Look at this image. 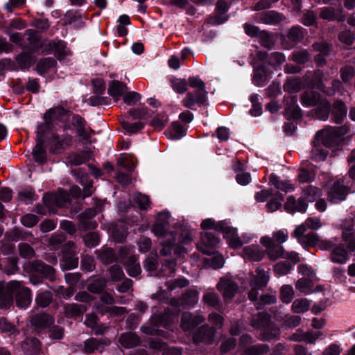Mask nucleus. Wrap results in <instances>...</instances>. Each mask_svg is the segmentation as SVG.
Segmentation results:
<instances>
[{
    "mask_svg": "<svg viewBox=\"0 0 355 355\" xmlns=\"http://www.w3.org/2000/svg\"><path fill=\"white\" fill-rule=\"evenodd\" d=\"M31 269L51 282L55 280V270L42 261L35 260L31 263Z\"/></svg>",
    "mask_w": 355,
    "mask_h": 355,
    "instance_id": "14",
    "label": "nucleus"
},
{
    "mask_svg": "<svg viewBox=\"0 0 355 355\" xmlns=\"http://www.w3.org/2000/svg\"><path fill=\"white\" fill-rule=\"evenodd\" d=\"M330 259L331 261L336 263H345L349 259L347 249L343 245H336L331 252Z\"/></svg>",
    "mask_w": 355,
    "mask_h": 355,
    "instance_id": "22",
    "label": "nucleus"
},
{
    "mask_svg": "<svg viewBox=\"0 0 355 355\" xmlns=\"http://www.w3.org/2000/svg\"><path fill=\"white\" fill-rule=\"evenodd\" d=\"M242 253L244 258L253 261H259L265 256V252L260 246L256 245L245 247L243 249Z\"/></svg>",
    "mask_w": 355,
    "mask_h": 355,
    "instance_id": "20",
    "label": "nucleus"
},
{
    "mask_svg": "<svg viewBox=\"0 0 355 355\" xmlns=\"http://www.w3.org/2000/svg\"><path fill=\"white\" fill-rule=\"evenodd\" d=\"M15 59L21 69L29 68L35 62V58L26 52L19 54Z\"/></svg>",
    "mask_w": 355,
    "mask_h": 355,
    "instance_id": "46",
    "label": "nucleus"
},
{
    "mask_svg": "<svg viewBox=\"0 0 355 355\" xmlns=\"http://www.w3.org/2000/svg\"><path fill=\"white\" fill-rule=\"evenodd\" d=\"M198 291L195 288H190L182 293L180 298V304L183 306L193 307L198 302Z\"/></svg>",
    "mask_w": 355,
    "mask_h": 355,
    "instance_id": "26",
    "label": "nucleus"
},
{
    "mask_svg": "<svg viewBox=\"0 0 355 355\" xmlns=\"http://www.w3.org/2000/svg\"><path fill=\"white\" fill-rule=\"evenodd\" d=\"M258 39L261 46L268 50L272 49L276 42L275 34L265 30L261 31Z\"/></svg>",
    "mask_w": 355,
    "mask_h": 355,
    "instance_id": "37",
    "label": "nucleus"
},
{
    "mask_svg": "<svg viewBox=\"0 0 355 355\" xmlns=\"http://www.w3.org/2000/svg\"><path fill=\"white\" fill-rule=\"evenodd\" d=\"M347 107L345 104L340 100L334 102L332 105V117L336 123H341L347 115Z\"/></svg>",
    "mask_w": 355,
    "mask_h": 355,
    "instance_id": "24",
    "label": "nucleus"
},
{
    "mask_svg": "<svg viewBox=\"0 0 355 355\" xmlns=\"http://www.w3.org/2000/svg\"><path fill=\"white\" fill-rule=\"evenodd\" d=\"M310 58L309 52L304 49L293 52L290 59L298 64H304L309 61Z\"/></svg>",
    "mask_w": 355,
    "mask_h": 355,
    "instance_id": "50",
    "label": "nucleus"
},
{
    "mask_svg": "<svg viewBox=\"0 0 355 355\" xmlns=\"http://www.w3.org/2000/svg\"><path fill=\"white\" fill-rule=\"evenodd\" d=\"M321 101L317 92L312 91L304 92L301 96V102L306 106H316Z\"/></svg>",
    "mask_w": 355,
    "mask_h": 355,
    "instance_id": "40",
    "label": "nucleus"
},
{
    "mask_svg": "<svg viewBox=\"0 0 355 355\" xmlns=\"http://www.w3.org/2000/svg\"><path fill=\"white\" fill-rule=\"evenodd\" d=\"M119 342L125 348H132L139 344L140 338L135 332H125L120 336Z\"/></svg>",
    "mask_w": 355,
    "mask_h": 355,
    "instance_id": "33",
    "label": "nucleus"
},
{
    "mask_svg": "<svg viewBox=\"0 0 355 355\" xmlns=\"http://www.w3.org/2000/svg\"><path fill=\"white\" fill-rule=\"evenodd\" d=\"M319 239V236L317 234L314 232H309L306 234L304 236L302 237L300 241L299 242L304 248L308 247H315L317 245L318 241Z\"/></svg>",
    "mask_w": 355,
    "mask_h": 355,
    "instance_id": "56",
    "label": "nucleus"
},
{
    "mask_svg": "<svg viewBox=\"0 0 355 355\" xmlns=\"http://www.w3.org/2000/svg\"><path fill=\"white\" fill-rule=\"evenodd\" d=\"M261 243L267 248V254L271 260L275 261L278 258L284 257V251L282 246L273 243L270 237L261 238Z\"/></svg>",
    "mask_w": 355,
    "mask_h": 355,
    "instance_id": "15",
    "label": "nucleus"
},
{
    "mask_svg": "<svg viewBox=\"0 0 355 355\" xmlns=\"http://www.w3.org/2000/svg\"><path fill=\"white\" fill-rule=\"evenodd\" d=\"M138 257L135 255H131L128 257V260L125 263V268L128 274L132 277L138 276L141 272V266L137 261Z\"/></svg>",
    "mask_w": 355,
    "mask_h": 355,
    "instance_id": "34",
    "label": "nucleus"
},
{
    "mask_svg": "<svg viewBox=\"0 0 355 355\" xmlns=\"http://www.w3.org/2000/svg\"><path fill=\"white\" fill-rule=\"evenodd\" d=\"M270 321V315L263 311L252 315L250 324L254 329L261 331Z\"/></svg>",
    "mask_w": 355,
    "mask_h": 355,
    "instance_id": "29",
    "label": "nucleus"
},
{
    "mask_svg": "<svg viewBox=\"0 0 355 355\" xmlns=\"http://www.w3.org/2000/svg\"><path fill=\"white\" fill-rule=\"evenodd\" d=\"M319 17L324 20L334 21L336 20L339 22L345 20V15L342 10H336L333 7H325L321 9Z\"/></svg>",
    "mask_w": 355,
    "mask_h": 355,
    "instance_id": "18",
    "label": "nucleus"
},
{
    "mask_svg": "<svg viewBox=\"0 0 355 355\" xmlns=\"http://www.w3.org/2000/svg\"><path fill=\"white\" fill-rule=\"evenodd\" d=\"M207 321L208 324L211 325V328L215 329L217 333L218 330L223 328L225 319L221 315L216 312H211L207 316Z\"/></svg>",
    "mask_w": 355,
    "mask_h": 355,
    "instance_id": "43",
    "label": "nucleus"
},
{
    "mask_svg": "<svg viewBox=\"0 0 355 355\" xmlns=\"http://www.w3.org/2000/svg\"><path fill=\"white\" fill-rule=\"evenodd\" d=\"M156 320L159 327H167L173 322L172 311L165 310L162 315H154V320Z\"/></svg>",
    "mask_w": 355,
    "mask_h": 355,
    "instance_id": "44",
    "label": "nucleus"
},
{
    "mask_svg": "<svg viewBox=\"0 0 355 355\" xmlns=\"http://www.w3.org/2000/svg\"><path fill=\"white\" fill-rule=\"evenodd\" d=\"M306 208L307 203L304 198H300L298 200H296L295 197L292 196L287 198L284 204V209L286 211L290 213H294L295 211L304 212L306 210Z\"/></svg>",
    "mask_w": 355,
    "mask_h": 355,
    "instance_id": "19",
    "label": "nucleus"
},
{
    "mask_svg": "<svg viewBox=\"0 0 355 355\" xmlns=\"http://www.w3.org/2000/svg\"><path fill=\"white\" fill-rule=\"evenodd\" d=\"M219 243V239L211 232H205L201 235V243L197 245L199 250L205 254L214 253L213 248Z\"/></svg>",
    "mask_w": 355,
    "mask_h": 355,
    "instance_id": "11",
    "label": "nucleus"
},
{
    "mask_svg": "<svg viewBox=\"0 0 355 355\" xmlns=\"http://www.w3.org/2000/svg\"><path fill=\"white\" fill-rule=\"evenodd\" d=\"M62 268L64 270H71L76 268L78 266V257L77 253L74 251H66L62 255Z\"/></svg>",
    "mask_w": 355,
    "mask_h": 355,
    "instance_id": "35",
    "label": "nucleus"
},
{
    "mask_svg": "<svg viewBox=\"0 0 355 355\" xmlns=\"http://www.w3.org/2000/svg\"><path fill=\"white\" fill-rule=\"evenodd\" d=\"M107 272L110 281L113 282H119L125 277L122 267L118 264H113L109 267Z\"/></svg>",
    "mask_w": 355,
    "mask_h": 355,
    "instance_id": "42",
    "label": "nucleus"
},
{
    "mask_svg": "<svg viewBox=\"0 0 355 355\" xmlns=\"http://www.w3.org/2000/svg\"><path fill=\"white\" fill-rule=\"evenodd\" d=\"M316 106L317 107L315 109L316 117L321 120H327L331 110L329 102L325 99H322Z\"/></svg>",
    "mask_w": 355,
    "mask_h": 355,
    "instance_id": "38",
    "label": "nucleus"
},
{
    "mask_svg": "<svg viewBox=\"0 0 355 355\" xmlns=\"http://www.w3.org/2000/svg\"><path fill=\"white\" fill-rule=\"evenodd\" d=\"M280 334V330L271 321L261 330L259 339L263 341H270L277 339Z\"/></svg>",
    "mask_w": 355,
    "mask_h": 355,
    "instance_id": "25",
    "label": "nucleus"
},
{
    "mask_svg": "<svg viewBox=\"0 0 355 355\" xmlns=\"http://www.w3.org/2000/svg\"><path fill=\"white\" fill-rule=\"evenodd\" d=\"M349 191V188L344 184V182L338 180L334 182L328 192V200L331 202L337 203L339 201L344 200Z\"/></svg>",
    "mask_w": 355,
    "mask_h": 355,
    "instance_id": "10",
    "label": "nucleus"
},
{
    "mask_svg": "<svg viewBox=\"0 0 355 355\" xmlns=\"http://www.w3.org/2000/svg\"><path fill=\"white\" fill-rule=\"evenodd\" d=\"M189 284V281L184 277L170 279L166 282V285L170 291H173L177 288H182L187 287Z\"/></svg>",
    "mask_w": 355,
    "mask_h": 355,
    "instance_id": "59",
    "label": "nucleus"
},
{
    "mask_svg": "<svg viewBox=\"0 0 355 355\" xmlns=\"http://www.w3.org/2000/svg\"><path fill=\"white\" fill-rule=\"evenodd\" d=\"M69 112L62 107L49 110L44 114V123L38 127L39 134L44 133L51 128L53 122L64 121L68 119Z\"/></svg>",
    "mask_w": 355,
    "mask_h": 355,
    "instance_id": "4",
    "label": "nucleus"
},
{
    "mask_svg": "<svg viewBox=\"0 0 355 355\" xmlns=\"http://www.w3.org/2000/svg\"><path fill=\"white\" fill-rule=\"evenodd\" d=\"M30 322L35 331H41L51 327L54 323V318L50 314L42 312L33 315Z\"/></svg>",
    "mask_w": 355,
    "mask_h": 355,
    "instance_id": "12",
    "label": "nucleus"
},
{
    "mask_svg": "<svg viewBox=\"0 0 355 355\" xmlns=\"http://www.w3.org/2000/svg\"><path fill=\"white\" fill-rule=\"evenodd\" d=\"M52 299V293L50 291H45L37 294L35 297V303L39 307L45 308L51 304Z\"/></svg>",
    "mask_w": 355,
    "mask_h": 355,
    "instance_id": "51",
    "label": "nucleus"
},
{
    "mask_svg": "<svg viewBox=\"0 0 355 355\" xmlns=\"http://www.w3.org/2000/svg\"><path fill=\"white\" fill-rule=\"evenodd\" d=\"M268 281L269 275L263 269L258 268L256 270V275H252L250 277V286L263 289Z\"/></svg>",
    "mask_w": 355,
    "mask_h": 355,
    "instance_id": "23",
    "label": "nucleus"
},
{
    "mask_svg": "<svg viewBox=\"0 0 355 355\" xmlns=\"http://www.w3.org/2000/svg\"><path fill=\"white\" fill-rule=\"evenodd\" d=\"M80 183L83 186V198L91 196L94 191L93 181L89 180L87 175H82L80 179Z\"/></svg>",
    "mask_w": 355,
    "mask_h": 355,
    "instance_id": "54",
    "label": "nucleus"
},
{
    "mask_svg": "<svg viewBox=\"0 0 355 355\" xmlns=\"http://www.w3.org/2000/svg\"><path fill=\"white\" fill-rule=\"evenodd\" d=\"M348 132L345 125L341 127H330L317 132L316 139L321 144L331 147L337 143L338 139Z\"/></svg>",
    "mask_w": 355,
    "mask_h": 355,
    "instance_id": "1",
    "label": "nucleus"
},
{
    "mask_svg": "<svg viewBox=\"0 0 355 355\" xmlns=\"http://www.w3.org/2000/svg\"><path fill=\"white\" fill-rule=\"evenodd\" d=\"M287 37L289 41L293 42H301L304 38L302 28L300 26L292 27L288 33Z\"/></svg>",
    "mask_w": 355,
    "mask_h": 355,
    "instance_id": "60",
    "label": "nucleus"
},
{
    "mask_svg": "<svg viewBox=\"0 0 355 355\" xmlns=\"http://www.w3.org/2000/svg\"><path fill=\"white\" fill-rule=\"evenodd\" d=\"M256 57L259 61L265 62L266 64L274 68L280 66L286 60L284 54L277 51L268 53L266 51L259 50L256 53Z\"/></svg>",
    "mask_w": 355,
    "mask_h": 355,
    "instance_id": "8",
    "label": "nucleus"
},
{
    "mask_svg": "<svg viewBox=\"0 0 355 355\" xmlns=\"http://www.w3.org/2000/svg\"><path fill=\"white\" fill-rule=\"evenodd\" d=\"M98 259L103 264L108 265L117 261V255L114 250L108 247H103L96 251Z\"/></svg>",
    "mask_w": 355,
    "mask_h": 355,
    "instance_id": "21",
    "label": "nucleus"
},
{
    "mask_svg": "<svg viewBox=\"0 0 355 355\" xmlns=\"http://www.w3.org/2000/svg\"><path fill=\"white\" fill-rule=\"evenodd\" d=\"M323 80H327V78L324 76V72L320 69L314 71L311 82L313 85L321 92L324 90V87L325 86L323 83Z\"/></svg>",
    "mask_w": 355,
    "mask_h": 355,
    "instance_id": "58",
    "label": "nucleus"
},
{
    "mask_svg": "<svg viewBox=\"0 0 355 355\" xmlns=\"http://www.w3.org/2000/svg\"><path fill=\"white\" fill-rule=\"evenodd\" d=\"M127 89L126 85L118 80H113L108 87V93L114 98L122 96Z\"/></svg>",
    "mask_w": 355,
    "mask_h": 355,
    "instance_id": "41",
    "label": "nucleus"
},
{
    "mask_svg": "<svg viewBox=\"0 0 355 355\" xmlns=\"http://www.w3.org/2000/svg\"><path fill=\"white\" fill-rule=\"evenodd\" d=\"M313 144V147L311 150L313 157L316 159H324L327 156L328 152L320 148L321 141H318L315 137Z\"/></svg>",
    "mask_w": 355,
    "mask_h": 355,
    "instance_id": "62",
    "label": "nucleus"
},
{
    "mask_svg": "<svg viewBox=\"0 0 355 355\" xmlns=\"http://www.w3.org/2000/svg\"><path fill=\"white\" fill-rule=\"evenodd\" d=\"M56 61L53 58H46L40 60L37 64V70L40 73L46 72L51 67L55 65Z\"/></svg>",
    "mask_w": 355,
    "mask_h": 355,
    "instance_id": "64",
    "label": "nucleus"
},
{
    "mask_svg": "<svg viewBox=\"0 0 355 355\" xmlns=\"http://www.w3.org/2000/svg\"><path fill=\"white\" fill-rule=\"evenodd\" d=\"M107 285V279L103 277H98L92 279L87 285V290L94 294H101Z\"/></svg>",
    "mask_w": 355,
    "mask_h": 355,
    "instance_id": "31",
    "label": "nucleus"
},
{
    "mask_svg": "<svg viewBox=\"0 0 355 355\" xmlns=\"http://www.w3.org/2000/svg\"><path fill=\"white\" fill-rule=\"evenodd\" d=\"M13 291L8 288V284L6 287L4 282H0V308L8 309L13 302Z\"/></svg>",
    "mask_w": 355,
    "mask_h": 355,
    "instance_id": "28",
    "label": "nucleus"
},
{
    "mask_svg": "<svg viewBox=\"0 0 355 355\" xmlns=\"http://www.w3.org/2000/svg\"><path fill=\"white\" fill-rule=\"evenodd\" d=\"M43 134L44 133L39 134V130H37V144L33 152L35 162L42 164L44 163L46 161V153L43 148Z\"/></svg>",
    "mask_w": 355,
    "mask_h": 355,
    "instance_id": "30",
    "label": "nucleus"
},
{
    "mask_svg": "<svg viewBox=\"0 0 355 355\" xmlns=\"http://www.w3.org/2000/svg\"><path fill=\"white\" fill-rule=\"evenodd\" d=\"M203 303L209 306L218 309L221 305V300L219 295L215 292H207L202 296Z\"/></svg>",
    "mask_w": 355,
    "mask_h": 355,
    "instance_id": "39",
    "label": "nucleus"
},
{
    "mask_svg": "<svg viewBox=\"0 0 355 355\" xmlns=\"http://www.w3.org/2000/svg\"><path fill=\"white\" fill-rule=\"evenodd\" d=\"M207 100V92L205 87L199 89L196 92V95L193 93H188L183 100V105L188 108H192L195 103L202 105L206 102Z\"/></svg>",
    "mask_w": 355,
    "mask_h": 355,
    "instance_id": "17",
    "label": "nucleus"
},
{
    "mask_svg": "<svg viewBox=\"0 0 355 355\" xmlns=\"http://www.w3.org/2000/svg\"><path fill=\"white\" fill-rule=\"evenodd\" d=\"M153 112L146 107L131 109L129 114L133 119H144L153 116Z\"/></svg>",
    "mask_w": 355,
    "mask_h": 355,
    "instance_id": "55",
    "label": "nucleus"
},
{
    "mask_svg": "<svg viewBox=\"0 0 355 355\" xmlns=\"http://www.w3.org/2000/svg\"><path fill=\"white\" fill-rule=\"evenodd\" d=\"M62 306L64 315L69 319L76 320L82 317L87 311V306L80 304L64 303Z\"/></svg>",
    "mask_w": 355,
    "mask_h": 355,
    "instance_id": "13",
    "label": "nucleus"
},
{
    "mask_svg": "<svg viewBox=\"0 0 355 355\" xmlns=\"http://www.w3.org/2000/svg\"><path fill=\"white\" fill-rule=\"evenodd\" d=\"M269 182L270 184L274 185L277 189L282 190L283 191L287 192L290 190H293L294 188L292 184L286 180H280L278 177L275 175L272 174L270 176Z\"/></svg>",
    "mask_w": 355,
    "mask_h": 355,
    "instance_id": "49",
    "label": "nucleus"
},
{
    "mask_svg": "<svg viewBox=\"0 0 355 355\" xmlns=\"http://www.w3.org/2000/svg\"><path fill=\"white\" fill-rule=\"evenodd\" d=\"M97 227V223L92 218H78V228L80 231L85 232L94 230Z\"/></svg>",
    "mask_w": 355,
    "mask_h": 355,
    "instance_id": "63",
    "label": "nucleus"
},
{
    "mask_svg": "<svg viewBox=\"0 0 355 355\" xmlns=\"http://www.w3.org/2000/svg\"><path fill=\"white\" fill-rule=\"evenodd\" d=\"M320 195L321 191L318 188L310 185L303 189V196L302 198H304L305 201L313 202L320 197Z\"/></svg>",
    "mask_w": 355,
    "mask_h": 355,
    "instance_id": "48",
    "label": "nucleus"
},
{
    "mask_svg": "<svg viewBox=\"0 0 355 355\" xmlns=\"http://www.w3.org/2000/svg\"><path fill=\"white\" fill-rule=\"evenodd\" d=\"M270 347L266 344H258L250 346L245 352L247 355H264L269 352Z\"/></svg>",
    "mask_w": 355,
    "mask_h": 355,
    "instance_id": "53",
    "label": "nucleus"
},
{
    "mask_svg": "<svg viewBox=\"0 0 355 355\" xmlns=\"http://www.w3.org/2000/svg\"><path fill=\"white\" fill-rule=\"evenodd\" d=\"M22 351L28 355H35L40 351V343L36 338H27L21 345Z\"/></svg>",
    "mask_w": 355,
    "mask_h": 355,
    "instance_id": "27",
    "label": "nucleus"
},
{
    "mask_svg": "<svg viewBox=\"0 0 355 355\" xmlns=\"http://www.w3.org/2000/svg\"><path fill=\"white\" fill-rule=\"evenodd\" d=\"M268 73L264 65H261L254 71L253 83L257 86H260L266 80Z\"/></svg>",
    "mask_w": 355,
    "mask_h": 355,
    "instance_id": "52",
    "label": "nucleus"
},
{
    "mask_svg": "<svg viewBox=\"0 0 355 355\" xmlns=\"http://www.w3.org/2000/svg\"><path fill=\"white\" fill-rule=\"evenodd\" d=\"M205 321V318L202 315L198 313L185 311L181 315L180 327L184 331H190L199 324H202Z\"/></svg>",
    "mask_w": 355,
    "mask_h": 355,
    "instance_id": "6",
    "label": "nucleus"
},
{
    "mask_svg": "<svg viewBox=\"0 0 355 355\" xmlns=\"http://www.w3.org/2000/svg\"><path fill=\"white\" fill-rule=\"evenodd\" d=\"M175 241V238L172 237L167 238L164 241L162 242V249L159 250L160 255L173 257L174 256H180L186 253V249L180 245H176Z\"/></svg>",
    "mask_w": 355,
    "mask_h": 355,
    "instance_id": "9",
    "label": "nucleus"
},
{
    "mask_svg": "<svg viewBox=\"0 0 355 355\" xmlns=\"http://www.w3.org/2000/svg\"><path fill=\"white\" fill-rule=\"evenodd\" d=\"M159 327L157 320H154V315H153L146 324L141 327V331L146 335L154 336L159 334Z\"/></svg>",
    "mask_w": 355,
    "mask_h": 355,
    "instance_id": "47",
    "label": "nucleus"
},
{
    "mask_svg": "<svg viewBox=\"0 0 355 355\" xmlns=\"http://www.w3.org/2000/svg\"><path fill=\"white\" fill-rule=\"evenodd\" d=\"M313 50L318 52L317 55H328L332 49V45L326 42H315L312 44Z\"/></svg>",
    "mask_w": 355,
    "mask_h": 355,
    "instance_id": "61",
    "label": "nucleus"
},
{
    "mask_svg": "<svg viewBox=\"0 0 355 355\" xmlns=\"http://www.w3.org/2000/svg\"><path fill=\"white\" fill-rule=\"evenodd\" d=\"M343 239L347 242V247L355 251V217L345 219L342 223Z\"/></svg>",
    "mask_w": 355,
    "mask_h": 355,
    "instance_id": "7",
    "label": "nucleus"
},
{
    "mask_svg": "<svg viewBox=\"0 0 355 355\" xmlns=\"http://www.w3.org/2000/svg\"><path fill=\"white\" fill-rule=\"evenodd\" d=\"M313 286V283L309 278L304 277L297 280L295 288L301 293L308 294L311 292Z\"/></svg>",
    "mask_w": 355,
    "mask_h": 355,
    "instance_id": "57",
    "label": "nucleus"
},
{
    "mask_svg": "<svg viewBox=\"0 0 355 355\" xmlns=\"http://www.w3.org/2000/svg\"><path fill=\"white\" fill-rule=\"evenodd\" d=\"M8 288L15 293V301L18 306L27 307L31 302V291L30 288L24 287L19 281H11L8 283Z\"/></svg>",
    "mask_w": 355,
    "mask_h": 355,
    "instance_id": "3",
    "label": "nucleus"
},
{
    "mask_svg": "<svg viewBox=\"0 0 355 355\" xmlns=\"http://www.w3.org/2000/svg\"><path fill=\"white\" fill-rule=\"evenodd\" d=\"M168 223L166 220H157L153 225V231L157 236L166 238L174 237L172 232H168Z\"/></svg>",
    "mask_w": 355,
    "mask_h": 355,
    "instance_id": "36",
    "label": "nucleus"
},
{
    "mask_svg": "<svg viewBox=\"0 0 355 355\" xmlns=\"http://www.w3.org/2000/svg\"><path fill=\"white\" fill-rule=\"evenodd\" d=\"M110 344V340L108 339L90 338L84 342L83 352L87 354L94 353L95 351L102 352L105 347Z\"/></svg>",
    "mask_w": 355,
    "mask_h": 355,
    "instance_id": "16",
    "label": "nucleus"
},
{
    "mask_svg": "<svg viewBox=\"0 0 355 355\" xmlns=\"http://www.w3.org/2000/svg\"><path fill=\"white\" fill-rule=\"evenodd\" d=\"M310 304L307 299H297L293 302L291 309L295 313H304L309 309Z\"/></svg>",
    "mask_w": 355,
    "mask_h": 355,
    "instance_id": "45",
    "label": "nucleus"
},
{
    "mask_svg": "<svg viewBox=\"0 0 355 355\" xmlns=\"http://www.w3.org/2000/svg\"><path fill=\"white\" fill-rule=\"evenodd\" d=\"M239 288L238 283L232 277L227 275L220 277L216 284V289L221 293L225 301L232 300Z\"/></svg>",
    "mask_w": 355,
    "mask_h": 355,
    "instance_id": "5",
    "label": "nucleus"
},
{
    "mask_svg": "<svg viewBox=\"0 0 355 355\" xmlns=\"http://www.w3.org/2000/svg\"><path fill=\"white\" fill-rule=\"evenodd\" d=\"M216 337L217 333L215 329L211 328L209 324H202L193 333L192 341L196 345L200 344L211 345L215 343Z\"/></svg>",
    "mask_w": 355,
    "mask_h": 355,
    "instance_id": "2",
    "label": "nucleus"
},
{
    "mask_svg": "<svg viewBox=\"0 0 355 355\" xmlns=\"http://www.w3.org/2000/svg\"><path fill=\"white\" fill-rule=\"evenodd\" d=\"M285 19L283 15L274 10L263 12L260 15V21L266 24H277Z\"/></svg>",
    "mask_w": 355,
    "mask_h": 355,
    "instance_id": "32",
    "label": "nucleus"
}]
</instances>
